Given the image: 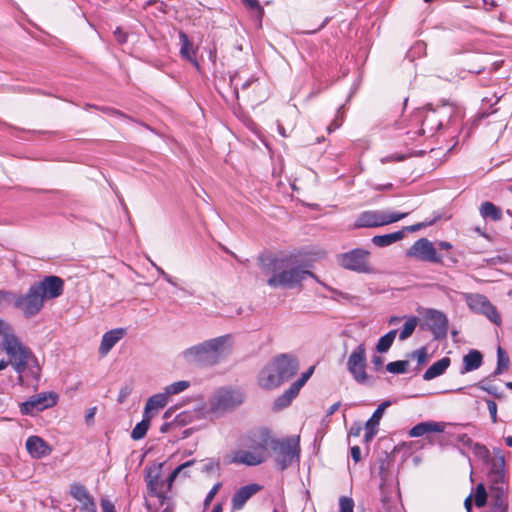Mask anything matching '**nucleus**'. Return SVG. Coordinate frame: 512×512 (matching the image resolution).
Instances as JSON below:
<instances>
[{
  "mask_svg": "<svg viewBox=\"0 0 512 512\" xmlns=\"http://www.w3.org/2000/svg\"><path fill=\"white\" fill-rule=\"evenodd\" d=\"M439 218H440V215H436L433 218L426 219L423 222L416 223V224H413V225H410V226H406V227H404V230L409 231V232L419 231V230H421V229H423V228H425L427 226L433 225Z\"/></svg>",
  "mask_w": 512,
  "mask_h": 512,
  "instance_id": "obj_42",
  "label": "nucleus"
},
{
  "mask_svg": "<svg viewBox=\"0 0 512 512\" xmlns=\"http://www.w3.org/2000/svg\"><path fill=\"white\" fill-rule=\"evenodd\" d=\"M194 460L187 461L178 467H176L171 474L168 476V478L165 481V490H167V494L171 491L173 482L175 479L180 475L183 474L184 477H189V475L184 471L187 467L194 464Z\"/></svg>",
  "mask_w": 512,
  "mask_h": 512,
  "instance_id": "obj_32",
  "label": "nucleus"
},
{
  "mask_svg": "<svg viewBox=\"0 0 512 512\" xmlns=\"http://www.w3.org/2000/svg\"><path fill=\"white\" fill-rule=\"evenodd\" d=\"M350 453L355 463L361 460V449L359 446H353L350 450Z\"/></svg>",
  "mask_w": 512,
  "mask_h": 512,
  "instance_id": "obj_53",
  "label": "nucleus"
},
{
  "mask_svg": "<svg viewBox=\"0 0 512 512\" xmlns=\"http://www.w3.org/2000/svg\"><path fill=\"white\" fill-rule=\"evenodd\" d=\"M489 512H508L504 510L503 508L497 507V508H490Z\"/></svg>",
  "mask_w": 512,
  "mask_h": 512,
  "instance_id": "obj_63",
  "label": "nucleus"
},
{
  "mask_svg": "<svg viewBox=\"0 0 512 512\" xmlns=\"http://www.w3.org/2000/svg\"><path fill=\"white\" fill-rule=\"evenodd\" d=\"M126 333L124 328H116L106 332L102 336V340L99 346V354L105 356L115 346V344L121 340Z\"/></svg>",
  "mask_w": 512,
  "mask_h": 512,
  "instance_id": "obj_22",
  "label": "nucleus"
},
{
  "mask_svg": "<svg viewBox=\"0 0 512 512\" xmlns=\"http://www.w3.org/2000/svg\"><path fill=\"white\" fill-rule=\"evenodd\" d=\"M151 418L152 415H147V413L143 414L142 421L137 423L131 432V438L133 440H140L146 436L147 431L150 427Z\"/></svg>",
  "mask_w": 512,
  "mask_h": 512,
  "instance_id": "obj_30",
  "label": "nucleus"
},
{
  "mask_svg": "<svg viewBox=\"0 0 512 512\" xmlns=\"http://www.w3.org/2000/svg\"><path fill=\"white\" fill-rule=\"evenodd\" d=\"M244 400V395L240 390L221 388L212 397L210 409L214 413H223L233 409Z\"/></svg>",
  "mask_w": 512,
  "mask_h": 512,
  "instance_id": "obj_6",
  "label": "nucleus"
},
{
  "mask_svg": "<svg viewBox=\"0 0 512 512\" xmlns=\"http://www.w3.org/2000/svg\"><path fill=\"white\" fill-rule=\"evenodd\" d=\"M57 402V395L52 392H42L31 396L20 406V411L24 415H34L44 409L53 407Z\"/></svg>",
  "mask_w": 512,
  "mask_h": 512,
  "instance_id": "obj_13",
  "label": "nucleus"
},
{
  "mask_svg": "<svg viewBox=\"0 0 512 512\" xmlns=\"http://www.w3.org/2000/svg\"><path fill=\"white\" fill-rule=\"evenodd\" d=\"M270 448L276 454V462L280 470H285L294 460H299V436H291L283 439L273 438Z\"/></svg>",
  "mask_w": 512,
  "mask_h": 512,
  "instance_id": "obj_4",
  "label": "nucleus"
},
{
  "mask_svg": "<svg viewBox=\"0 0 512 512\" xmlns=\"http://www.w3.org/2000/svg\"><path fill=\"white\" fill-rule=\"evenodd\" d=\"M169 427H170V423H164V424H162V426L160 427V431H161L162 433H166V432H168Z\"/></svg>",
  "mask_w": 512,
  "mask_h": 512,
  "instance_id": "obj_61",
  "label": "nucleus"
},
{
  "mask_svg": "<svg viewBox=\"0 0 512 512\" xmlns=\"http://www.w3.org/2000/svg\"><path fill=\"white\" fill-rule=\"evenodd\" d=\"M339 512H354V501L350 497L342 496L339 499Z\"/></svg>",
  "mask_w": 512,
  "mask_h": 512,
  "instance_id": "obj_45",
  "label": "nucleus"
},
{
  "mask_svg": "<svg viewBox=\"0 0 512 512\" xmlns=\"http://www.w3.org/2000/svg\"><path fill=\"white\" fill-rule=\"evenodd\" d=\"M486 403H487V407H488V410H489V413H490V416H491V421L492 423H497L498 419H497V404L495 401L493 400H486Z\"/></svg>",
  "mask_w": 512,
  "mask_h": 512,
  "instance_id": "obj_46",
  "label": "nucleus"
},
{
  "mask_svg": "<svg viewBox=\"0 0 512 512\" xmlns=\"http://www.w3.org/2000/svg\"><path fill=\"white\" fill-rule=\"evenodd\" d=\"M409 213H388L383 211H365L359 215L355 222L356 227H379L397 222L405 218Z\"/></svg>",
  "mask_w": 512,
  "mask_h": 512,
  "instance_id": "obj_7",
  "label": "nucleus"
},
{
  "mask_svg": "<svg viewBox=\"0 0 512 512\" xmlns=\"http://www.w3.org/2000/svg\"><path fill=\"white\" fill-rule=\"evenodd\" d=\"M505 443L507 446L512 447V436H508L505 438Z\"/></svg>",
  "mask_w": 512,
  "mask_h": 512,
  "instance_id": "obj_64",
  "label": "nucleus"
},
{
  "mask_svg": "<svg viewBox=\"0 0 512 512\" xmlns=\"http://www.w3.org/2000/svg\"><path fill=\"white\" fill-rule=\"evenodd\" d=\"M480 214L483 218H490L493 221H499L502 218L501 209L489 201L481 204Z\"/></svg>",
  "mask_w": 512,
  "mask_h": 512,
  "instance_id": "obj_29",
  "label": "nucleus"
},
{
  "mask_svg": "<svg viewBox=\"0 0 512 512\" xmlns=\"http://www.w3.org/2000/svg\"><path fill=\"white\" fill-rule=\"evenodd\" d=\"M95 414H96V407H92V408L88 409L87 414H86V422L89 423L94 418Z\"/></svg>",
  "mask_w": 512,
  "mask_h": 512,
  "instance_id": "obj_56",
  "label": "nucleus"
},
{
  "mask_svg": "<svg viewBox=\"0 0 512 512\" xmlns=\"http://www.w3.org/2000/svg\"><path fill=\"white\" fill-rule=\"evenodd\" d=\"M163 464H154L146 468L145 482L147 492L152 497H157L161 504L168 499L167 490H165V481L161 479Z\"/></svg>",
  "mask_w": 512,
  "mask_h": 512,
  "instance_id": "obj_8",
  "label": "nucleus"
},
{
  "mask_svg": "<svg viewBox=\"0 0 512 512\" xmlns=\"http://www.w3.org/2000/svg\"><path fill=\"white\" fill-rule=\"evenodd\" d=\"M504 457L501 456L498 459V464H494L489 474L491 481L494 483L503 482L504 480Z\"/></svg>",
  "mask_w": 512,
  "mask_h": 512,
  "instance_id": "obj_35",
  "label": "nucleus"
},
{
  "mask_svg": "<svg viewBox=\"0 0 512 512\" xmlns=\"http://www.w3.org/2000/svg\"><path fill=\"white\" fill-rule=\"evenodd\" d=\"M188 386H189V382H187V381H178V382H175V383H172V384L168 385L165 388V393L167 394V396L168 395L177 394V393H180V392L184 391Z\"/></svg>",
  "mask_w": 512,
  "mask_h": 512,
  "instance_id": "obj_43",
  "label": "nucleus"
},
{
  "mask_svg": "<svg viewBox=\"0 0 512 512\" xmlns=\"http://www.w3.org/2000/svg\"><path fill=\"white\" fill-rule=\"evenodd\" d=\"M230 83L234 89L236 97H238L239 87H241L242 90H245L250 85L251 82H250V80L242 81L240 73L235 72L230 77Z\"/></svg>",
  "mask_w": 512,
  "mask_h": 512,
  "instance_id": "obj_39",
  "label": "nucleus"
},
{
  "mask_svg": "<svg viewBox=\"0 0 512 512\" xmlns=\"http://www.w3.org/2000/svg\"><path fill=\"white\" fill-rule=\"evenodd\" d=\"M5 352L10 358L13 369L18 373L20 384L33 387L36 386L41 375V368L38 360L14 334L12 327L0 319V353Z\"/></svg>",
  "mask_w": 512,
  "mask_h": 512,
  "instance_id": "obj_1",
  "label": "nucleus"
},
{
  "mask_svg": "<svg viewBox=\"0 0 512 512\" xmlns=\"http://www.w3.org/2000/svg\"><path fill=\"white\" fill-rule=\"evenodd\" d=\"M272 440V432L269 428L258 427L248 432L245 437V444L251 449L267 455V449L271 446Z\"/></svg>",
  "mask_w": 512,
  "mask_h": 512,
  "instance_id": "obj_14",
  "label": "nucleus"
},
{
  "mask_svg": "<svg viewBox=\"0 0 512 512\" xmlns=\"http://www.w3.org/2000/svg\"><path fill=\"white\" fill-rule=\"evenodd\" d=\"M445 427L446 425L443 422H420L410 429L409 436L415 438L421 437L428 433H442L445 430Z\"/></svg>",
  "mask_w": 512,
  "mask_h": 512,
  "instance_id": "obj_23",
  "label": "nucleus"
},
{
  "mask_svg": "<svg viewBox=\"0 0 512 512\" xmlns=\"http://www.w3.org/2000/svg\"><path fill=\"white\" fill-rule=\"evenodd\" d=\"M179 39L181 42L180 53L182 57L191 62H195V51L193 49V44L190 42L188 36L183 31H180Z\"/></svg>",
  "mask_w": 512,
  "mask_h": 512,
  "instance_id": "obj_31",
  "label": "nucleus"
},
{
  "mask_svg": "<svg viewBox=\"0 0 512 512\" xmlns=\"http://www.w3.org/2000/svg\"><path fill=\"white\" fill-rule=\"evenodd\" d=\"M14 293L12 291L0 290V310L7 307L8 305H13Z\"/></svg>",
  "mask_w": 512,
  "mask_h": 512,
  "instance_id": "obj_44",
  "label": "nucleus"
},
{
  "mask_svg": "<svg viewBox=\"0 0 512 512\" xmlns=\"http://www.w3.org/2000/svg\"><path fill=\"white\" fill-rule=\"evenodd\" d=\"M89 493V490L81 483H72L69 486V494L76 501L81 500V498L87 497V494Z\"/></svg>",
  "mask_w": 512,
  "mask_h": 512,
  "instance_id": "obj_38",
  "label": "nucleus"
},
{
  "mask_svg": "<svg viewBox=\"0 0 512 512\" xmlns=\"http://www.w3.org/2000/svg\"><path fill=\"white\" fill-rule=\"evenodd\" d=\"M497 507L503 508L504 510L508 511V506H507L506 502L504 501L502 492L497 493L494 503L491 506V508H497Z\"/></svg>",
  "mask_w": 512,
  "mask_h": 512,
  "instance_id": "obj_49",
  "label": "nucleus"
},
{
  "mask_svg": "<svg viewBox=\"0 0 512 512\" xmlns=\"http://www.w3.org/2000/svg\"><path fill=\"white\" fill-rule=\"evenodd\" d=\"M314 369L315 367L311 366L306 372L302 373L301 377L292 383L291 386L276 399L275 406L277 408L287 407L299 394L300 389L305 385L308 379L312 376Z\"/></svg>",
  "mask_w": 512,
  "mask_h": 512,
  "instance_id": "obj_16",
  "label": "nucleus"
},
{
  "mask_svg": "<svg viewBox=\"0 0 512 512\" xmlns=\"http://www.w3.org/2000/svg\"><path fill=\"white\" fill-rule=\"evenodd\" d=\"M263 273L271 274L267 283L272 288L292 289L302 285L307 277H315L314 274L301 266L293 265L288 259H269L267 262L261 259Z\"/></svg>",
  "mask_w": 512,
  "mask_h": 512,
  "instance_id": "obj_3",
  "label": "nucleus"
},
{
  "mask_svg": "<svg viewBox=\"0 0 512 512\" xmlns=\"http://www.w3.org/2000/svg\"><path fill=\"white\" fill-rule=\"evenodd\" d=\"M372 363L376 370H379L383 365V359L380 356H374L372 358Z\"/></svg>",
  "mask_w": 512,
  "mask_h": 512,
  "instance_id": "obj_54",
  "label": "nucleus"
},
{
  "mask_svg": "<svg viewBox=\"0 0 512 512\" xmlns=\"http://www.w3.org/2000/svg\"><path fill=\"white\" fill-rule=\"evenodd\" d=\"M10 363V360L9 361H5V360H1L0 361V371L5 369Z\"/></svg>",
  "mask_w": 512,
  "mask_h": 512,
  "instance_id": "obj_62",
  "label": "nucleus"
},
{
  "mask_svg": "<svg viewBox=\"0 0 512 512\" xmlns=\"http://www.w3.org/2000/svg\"><path fill=\"white\" fill-rule=\"evenodd\" d=\"M414 355L417 357V361L419 364H423L426 362L427 360V351L425 348H421L419 350H417L416 352H414Z\"/></svg>",
  "mask_w": 512,
  "mask_h": 512,
  "instance_id": "obj_52",
  "label": "nucleus"
},
{
  "mask_svg": "<svg viewBox=\"0 0 512 512\" xmlns=\"http://www.w3.org/2000/svg\"><path fill=\"white\" fill-rule=\"evenodd\" d=\"M409 362L406 360H398L390 362L386 365V370L393 374H402L407 371Z\"/></svg>",
  "mask_w": 512,
  "mask_h": 512,
  "instance_id": "obj_40",
  "label": "nucleus"
},
{
  "mask_svg": "<svg viewBox=\"0 0 512 512\" xmlns=\"http://www.w3.org/2000/svg\"><path fill=\"white\" fill-rule=\"evenodd\" d=\"M487 502V492L482 483L476 486L474 493V503L477 507H483Z\"/></svg>",
  "mask_w": 512,
  "mask_h": 512,
  "instance_id": "obj_41",
  "label": "nucleus"
},
{
  "mask_svg": "<svg viewBox=\"0 0 512 512\" xmlns=\"http://www.w3.org/2000/svg\"><path fill=\"white\" fill-rule=\"evenodd\" d=\"M79 512H97L95 500L89 503H83L80 505Z\"/></svg>",
  "mask_w": 512,
  "mask_h": 512,
  "instance_id": "obj_51",
  "label": "nucleus"
},
{
  "mask_svg": "<svg viewBox=\"0 0 512 512\" xmlns=\"http://www.w3.org/2000/svg\"><path fill=\"white\" fill-rule=\"evenodd\" d=\"M114 37L119 44H124L127 42L128 34L122 28L117 27L114 31Z\"/></svg>",
  "mask_w": 512,
  "mask_h": 512,
  "instance_id": "obj_48",
  "label": "nucleus"
},
{
  "mask_svg": "<svg viewBox=\"0 0 512 512\" xmlns=\"http://www.w3.org/2000/svg\"><path fill=\"white\" fill-rule=\"evenodd\" d=\"M212 512H223V506L221 503H217L214 507Z\"/></svg>",
  "mask_w": 512,
  "mask_h": 512,
  "instance_id": "obj_60",
  "label": "nucleus"
},
{
  "mask_svg": "<svg viewBox=\"0 0 512 512\" xmlns=\"http://www.w3.org/2000/svg\"><path fill=\"white\" fill-rule=\"evenodd\" d=\"M361 430H362L361 426L352 427L350 430V434H352L354 436H359Z\"/></svg>",
  "mask_w": 512,
  "mask_h": 512,
  "instance_id": "obj_59",
  "label": "nucleus"
},
{
  "mask_svg": "<svg viewBox=\"0 0 512 512\" xmlns=\"http://www.w3.org/2000/svg\"><path fill=\"white\" fill-rule=\"evenodd\" d=\"M168 402V396L166 393H159L155 394L146 402L144 413H147V415H152L153 411H158L159 409L166 406Z\"/></svg>",
  "mask_w": 512,
  "mask_h": 512,
  "instance_id": "obj_27",
  "label": "nucleus"
},
{
  "mask_svg": "<svg viewBox=\"0 0 512 512\" xmlns=\"http://www.w3.org/2000/svg\"><path fill=\"white\" fill-rule=\"evenodd\" d=\"M340 405V402H336L333 405H331L327 410V415L330 416L334 414L339 409Z\"/></svg>",
  "mask_w": 512,
  "mask_h": 512,
  "instance_id": "obj_57",
  "label": "nucleus"
},
{
  "mask_svg": "<svg viewBox=\"0 0 512 512\" xmlns=\"http://www.w3.org/2000/svg\"><path fill=\"white\" fill-rule=\"evenodd\" d=\"M509 367V357L505 350H503L501 347H498L497 349V367L494 371L495 375H499L506 371Z\"/></svg>",
  "mask_w": 512,
  "mask_h": 512,
  "instance_id": "obj_34",
  "label": "nucleus"
},
{
  "mask_svg": "<svg viewBox=\"0 0 512 512\" xmlns=\"http://www.w3.org/2000/svg\"><path fill=\"white\" fill-rule=\"evenodd\" d=\"M451 360L449 357H443L440 360L433 363L423 374V379L425 381L432 380L442 374L447 370L450 366Z\"/></svg>",
  "mask_w": 512,
  "mask_h": 512,
  "instance_id": "obj_26",
  "label": "nucleus"
},
{
  "mask_svg": "<svg viewBox=\"0 0 512 512\" xmlns=\"http://www.w3.org/2000/svg\"><path fill=\"white\" fill-rule=\"evenodd\" d=\"M417 324H418L417 317H415V316L409 317L406 320V322L404 323L403 329L401 330V332L399 334V339L405 340V339L409 338L413 334Z\"/></svg>",
  "mask_w": 512,
  "mask_h": 512,
  "instance_id": "obj_36",
  "label": "nucleus"
},
{
  "mask_svg": "<svg viewBox=\"0 0 512 512\" xmlns=\"http://www.w3.org/2000/svg\"><path fill=\"white\" fill-rule=\"evenodd\" d=\"M466 302L472 311L485 315L496 325L501 323L499 313L486 296L481 294H469L466 296Z\"/></svg>",
  "mask_w": 512,
  "mask_h": 512,
  "instance_id": "obj_12",
  "label": "nucleus"
},
{
  "mask_svg": "<svg viewBox=\"0 0 512 512\" xmlns=\"http://www.w3.org/2000/svg\"><path fill=\"white\" fill-rule=\"evenodd\" d=\"M224 342V337L215 338L190 349L188 354L194 356L199 364H215L218 361V352Z\"/></svg>",
  "mask_w": 512,
  "mask_h": 512,
  "instance_id": "obj_9",
  "label": "nucleus"
},
{
  "mask_svg": "<svg viewBox=\"0 0 512 512\" xmlns=\"http://www.w3.org/2000/svg\"><path fill=\"white\" fill-rule=\"evenodd\" d=\"M396 335H397V330L396 329L391 330L388 333H386L384 336H382L379 339V341H378V343L376 345V350L379 353L387 352L390 349V347L392 346Z\"/></svg>",
  "mask_w": 512,
  "mask_h": 512,
  "instance_id": "obj_33",
  "label": "nucleus"
},
{
  "mask_svg": "<svg viewBox=\"0 0 512 512\" xmlns=\"http://www.w3.org/2000/svg\"><path fill=\"white\" fill-rule=\"evenodd\" d=\"M81 505H83V503H89L91 501H94V498L93 496L89 493L87 494V497L85 498H81V500H77Z\"/></svg>",
  "mask_w": 512,
  "mask_h": 512,
  "instance_id": "obj_58",
  "label": "nucleus"
},
{
  "mask_svg": "<svg viewBox=\"0 0 512 512\" xmlns=\"http://www.w3.org/2000/svg\"><path fill=\"white\" fill-rule=\"evenodd\" d=\"M102 512H116L115 505L109 499H101Z\"/></svg>",
  "mask_w": 512,
  "mask_h": 512,
  "instance_id": "obj_50",
  "label": "nucleus"
},
{
  "mask_svg": "<svg viewBox=\"0 0 512 512\" xmlns=\"http://www.w3.org/2000/svg\"><path fill=\"white\" fill-rule=\"evenodd\" d=\"M26 449L35 459L43 458L52 452L51 446L39 436H30L26 440Z\"/></svg>",
  "mask_w": 512,
  "mask_h": 512,
  "instance_id": "obj_21",
  "label": "nucleus"
},
{
  "mask_svg": "<svg viewBox=\"0 0 512 512\" xmlns=\"http://www.w3.org/2000/svg\"><path fill=\"white\" fill-rule=\"evenodd\" d=\"M483 363V355L480 351L472 349L463 356V369L461 373H467L478 369Z\"/></svg>",
  "mask_w": 512,
  "mask_h": 512,
  "instance_id": "obj_25",
  "label": "nucleus"
},
{
  "mask_svg": "<svg viewBox=\"0 0 512 512\" xmlns=\"http://www.w3.org/2000/svg\"><path fill=\"white\" fill-rule=\"evenodd\" d=\"M261 486L259 484L253 483L248 484L239 488L232 497V510L239 511L241 510L245 503L256 493L261 490Z\"/></svg>",
  "mask_w": 512,
  "mask_h": 512,
  "instance_id": "obj_20",
  "label": "nucleus"
},
{
  "mask_svg": "<svg viewBox=\"0 0 512 512\" xmlns=\"http://www.w3.org/2000/svg\"><path fill=\"white\" fill-rule=\"evenodd\" d=\"M472 505H473V498H472V495H469L468 497H466V499L464 501V506H465V509L467 510V512H471Z\"/></svg>",
  "mask_w": 512,
  "mask_h": 512,
  "instance_id": "obj_55",
  "label": "nucleus"
},
{
  "mask_svg": "<svg viewBox=\"0 0 512 512\" xmlns=\"http://www.w3.org/2000/svg\"><path fill=\"white\" fill-rule=\"evenodd\" d=\"M273 368L280 376L283 382L290 380L298 371L299 363L297 359L288 354H281L274 358Z\"/></svg>",
  "mask_w": 512,
  "mask_h": 512,
  "instance_id": "obj_15",
  "label": "nucleus"
},
{
  "mask_svg": "<svg viewBox=\"0 0 512 512\" xmlns=\"http://www.w3.org/2000/svg\"><path fill=\"white\" fill-rule=\"evenodd\" d=\"M64 291V281L54 275L45 276L42 280L30 285L25 294H15L13 307L25 318L35 317L44 308L45 300L60 297Z\"/></svg>",
  "mask_w": 512,
  "mask_h": 512,
  "instance_id": "obj_2",
  "label": "nucleus"
},
{
  "mask_svg": "<svg viewBox=\"0 0 512 512\" xmlns=\"http://www.w3.org/2000/svg\"><path fill=\"white\" fill-rule=\"evenodd\" d=\"M391 401L386 400L382 402L377 409L373 412L371 418L365 424V434L364 440L365 442H370L378 432V425L380 420L384 414L386 408L391 405Z\"/></svg>",
  "mask_w": 512,
  "mask_h": 512,
  "instance_id": "obj_19",
  "label": "nucleus"
},
{
  "mask_svg": "<svg viewBox=\"0 0 512 512\" xmlns=\"http://www.w3.org/2000/svg\"><path fill=\"white\" fill-rule=\"evenodd\" d=\"M347 368L356 382L360 384L368 382L369 376L366 372V349L364 344L358 345L352 351L347 361Z\"/></svg>",
  "mask_w": 512,
  "mask_h": 512,
  "instance_id": "obj_10",
  "label": "nucleus"
},
{
  "mask_svg": "<svg viewBox=\"0 0 512 512\" xmlns=\"http://www.w3.org/2000/svg\"><path fill=\"white\" fill-rule=\"evenodd\" d=\"M244 4L247 12L252 18L258 21V25L260 26L264 12L259 2H244Z\"/></svg>",
  "mask_w": 512,
  "mask_h": 512,
  "instance_id": "obj_37",
  "label": "nucleus"
},
{
  "mask_svg": "<svg viewBox=\"0 0 512 512\" xmlns=\"http://www.w3.org/2000/svg\"><path fill=\"white\" fill-rule=\"evenodd\" d=\"M406 255L410 258L430 263L442 262L441 255L437 252L433 243L426 238H420L415 241L407 250Z\"/></svg>",
  "mask_w": 512,
  "mask_h": 512,
  "instance_id": "obj_11",
  "label": "nucleus"
},
{
  "mask_svg": "<svg viewBox=\"0 0 512 512\" xmlns=\"http://www.w3.org/2000/svg\"><path fill=\"white\" fill-rule=\"evenodd\" d=\"M426 319L430 330L436 338H441L446 335L448 320L444 313L437 310H429Z\"/></svg>",
  "mask_w": 512,
  "mask_h": 512,
  "instance_id": "obj_18",
  "label": "nucleus"
},
{
  "mask_svg": "<svg viewBox=\"0 0 512 512\" xmlns=\"http://www.w3.org/2000/svg\"><path fill=\"white\" fill-rule=\"evenodd\" d=\"M370 252L365 249L356 248L338 256V262L341 267L358 273H370L372 271L369 264Z\"/></svg>",
  "mask_w": 512,
  "mask_h": 512,
  "instance_id": "obj_5",
  "label": "nucleus"
},
{
  "mask_svg": "<svg viewBox=\"0 0 512 512\" xmlns=\"http://www.w3.org/2000/svg\"><path fill=\"white\" fill-rule=\"evenodd\" d=\"M404 237V230L396 231L384 235H376L372 238V242L379 247L389 246L397 241L402 240Z\"/></svg>",
  "mask_w": 512,
  "mask_h": 512,
  "instance_id": "obj_28",
  "label": "nucleus"
},
{
  "mask_svg": "<svg viewBox=\"0 0 512 512\" xmlns=\"http://www.w3.org/2000/svg\"><path fill=\"white\" fill-rule=\"evenodd\" d=\"M267 458V455L258 452L255 449L248 450H236L232 453L230 463L244 464L247 466H256L263 463Z\"/></svg>",
  "mask_w": 512,
  "mask_h": 512,
  "instance_id": "obj_17",
  "label": "nucleus"
},
{
  "mask_svg": "<svg viewBox=\"0 0 512 512\" xmlns=\"http://www.w3.org/2000/svg\"><path fill=\"white\" fill-rule=\"evenodd\" d=\"M220 488H221V483H219V482H218V483H216V484L212 487V489L209 491V493H208V494L206 495V497H205V500H204V505H205V506H208V505L212 502L213 498H214V497H215V495L218 493V491H219V489H220Z\"/></svg>",
  "mask_w": 512,
  "mask_h": 512,
  "instance_id": "obj_47",
  "label": "nucleus"
},
{
  "mask_svg": "<svg viewBox=\"0 0 512 512\" xmlns=\"http://www.w3.org/2000/svg\"><path fill=\"white\" fill-rule=\"evenodd\" d=\"M258 383L262 388L273 389L283 383V380L275 370L264 368L259 374Z\"/></svg>",
  "mask_w": 512,
  "mask_h": 512,
  "instance_id": "obj_24",
  "label": "nucleus"
}]
</instances>
